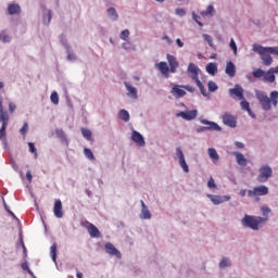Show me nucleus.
I'll return each instance as SVG.
<instances>
[{"label": "nucleus", "mask_w": 278, "mask_h": 278, "mask_svg": "<svg viewBox=\"0 0 278 278\" xmlns=\"http://www.w3.org/2000/svg\"><path fill=\"white\" fill-rule=\"evenodd\" d=\"M166 60L168 63L161 61L159 63H155V68L157 72L161 73L165 77V79L170 78V73L175 74L177 73V68H179V61H177V58L172 54L166 55ZM169 64V66H168Z\"/></svg>", "instance_id": "nucleus-1"}, {"label": "nucleus", "mask_w": 278, "mask_h": 278, "mask_svg": "<svg viewBox=\"0 0 278 278\" xmlns=\"http://www.w3.org/2000/svg\"><path fill=\"white\" fill-rule=\"evenodd\" d=\"M255 94H256V99L258 100V103L262 105L265 112H270L271 105H274V108H277L278 91H271L269 94V98L262 90H255Z\"/></svg>", "instance_id": "nucleus-2"}, {"label": "nucleus", "mask_w": 278, "mask_h": 278, "mask_svg": "<svg viewBox=\"0 0 278 278\" xmlns=\"http://www.w3.org/2000/svg\"><path fill=\"white\" fill-rule=\"evenodd\" d=\"M264 223H268L267 217L245 214L241 218L242 227H244V229H251L252 231H260V229H262V225H264Z\"/></svg>", "instance_id": "nucleus-3"}, {"label": "nucleus", "mask_w": 278, "mask_h": 278, "mask_svg": "<svg viewBox=\"0 0 278 278\" xmlns=\"http://www.w3.org/2000/svg\"><path fill=\"white\" fill-rule=\"evenodd\" d=\"M187 74L189 77H191V79L194 80L203 97H210V92H207V89H205V86H203V83H201L199 79V76L201 75V68H199V66H197L194 63H189L187 67Z\"/></svg>", "instance_id": "nucleus-4"}, {"label": "nucleus", "mask_w": 278, "mask_h": 278, "mask_svg": "<svg viewBox=\"0 0 278 278\" xmlns=\"http://www.w3.org/2000/svg\"><path fill=\"white\" fill-rule=\"evenodd\" d=\"M0 123H2V126L0 128V141L2 142L4 149H9L5 130L8 129V123H10V115L3 110V102L1 100H0Z\"/></svg>", "instance_id": "nucleus-5"}, {"label": "nucleus", "mask_w": 278, "mask_h": 278, "mask_svg": "<svg viewBox=\"0 0 278 278\" xmlns=\"http://www.w3.org/2000/svg\"><path fill=\"white\" fill-rule=\"evenodd\" d=\"M252 51L261 56L264 66H270L273 64V56H270L271 54L266 47H263L260 43H254L252 46Z\"/></svg>", "instance_id": "nucleus-6"}, {"label": "nucleus", "mask_w": 278, "mask_h": 278, "mask_svg": "<svg viewBox=\"0 0 278 278\" xmlns=\"http://www.w3.org/2000/svg\"><path fill=\"white\" fill-rule=\"evenodd\" d=\"M174 160L178 162L184 173H190V166L188 165V162H186V154H184V150H181V147L176 148Z\"/></svg>", "instance_id": "nucleus-7"}, {"label": "nucleus", "mask_w": 278, "mask_h": 278, "mask_svg": "<svg viewBox=\"0 0 278 278\" xmlns=\"http://www.w3.org/2000/svg\"><path fill=\"white\" fill-rule=\"evenodd\" d=\"M270 177H273V167L268 164L262 165L258 169L257 181L260 184H266Z\"/></svg>", "instance_id": "nucleus-8"}, {"label": "nucleus", "mask_w": 278, "mask_h": 278, "mask_svg": "<svg viewBox=\"0 0 278 278\" xmlns=\"http://www.w3.org/2000/svg\"><path fill=\"white\" fill-rule=\"evenodd\" d=\"M206 198L210 199L213 205H223V203H227V201H231V195H218L206 193Z\"/></svg>", "instance_id": "nucleus-9"}, {"label": "nucleus", "mask_w": 278, "mask_h": 278, "mask_svg": "<svg viewBox=\"0 0 278 278\" xmlns=\"http://www.w3.org/2000/svg\"><path fill=\"white\" fill-rule=\"evenodd\" d=\"M266 194H268V187L264 185L254 187L252 190L248 191V197L251 199H255V197H266Z\"/></svg>", "instance_id": "nucleus-10"}, {"label": "nucleus", "mask_w": 278, "mask_h": 278, "mask_svg": "<svg viewBox=\"0 0 278 278\" xmlns=\"http://www.w3.org/2000/svg\"><path fill=\"white\" fill-rule=\"evenodd\" d=\"M229 94L232 99L244 101V89L240 85H236L235 88L229 89Z\"/></svg>", "instance_id": "nucleus-11"}, {"label": "nucleus", "mask_w": 278, "mask_h": 278, "mask_svg": "<svg viewBox=\"0 0 278 278\" xmlns=\"http://www.w3.org/2000/svg\"><path fill=\"white\" fill-rule=\"evenodd\" d=\"M178 118H184V121H194L197 116H199V111L197 110H191V111H181L176 114Z\"/></svg>", "instance_id": "nucleus-12"}, {"label": "nucleus", "mask_w": 278, "mask_h": 278, "mask_svg": "<svg viewBox=\"0 0 278 278\" xmlns=\"http://www.w3.org/2000/svg\"><path fill=\"white\" fill-rule=\"evenodd\" d=\"M222 118H223L224 125H227V127H231L233 129L238 125V121L236 119V116L231 115L230 113H225L222 116Z\"/></svg>", "instance_id": "nucleus-13"}, {"label": "nucleus", "mask_w": 278, "mask_h": 278, "mask_svg": "<svg viewBox=\"0 0 278 278\" xmlns=\"http://www.w3.org/2000/svg\"><path fill=\"white\" fill-rule=\"evenodd\" d=\"M200 123L202 125H206L204 126L206 127V131H223V128H220V126L216 122H210L207 119L200 118Z\"/></svg>", "instance_id": "nucleus-14"}, {"label": "nucleus", "mask_w": 278, "mask_h": 278, "mask_svg": "<svg viewBox=\"0 0 278 278\" xmlns=\"http://www.w3.org/2000/svg\"><path fill=\"white\" fill-rule=\"evenodd\" d=\"M141 203V212L139 214V218L141 220H151L153 217V214H151V211L149 210V206L146 205L144 201H140Z\"/></svg>", "instance_id": "nucleus-15"}, {"label": "nucleus", "mask_w": 278, "mask_h": 278, "mask_svg": "<svg viewBox=\"0 0 278 278\" xmlns=\"http://www.w3.org/2000/svg\"><path fill=\"white\" fill-rule=\"evenodd\" d=\"M124 86L127 90L126 94L129 99H132V100L138 99V89L136 87L131 86V83L125 81Z\"/></svg>", "instance_id": "nucleus-16"}, {"label": "nucleus", "mask_w": 278, "mask_h": 278, "mask_svg": "<svg viewBox=\"0 0 278 278\" xmlns=\"http://www.w3.org/2000/svg\"><path fill=\"white\" fill-rule=\"evenodd\" d=\"M170 94H173L175 99H181V97H186V90H184V86L181 85H172Z\"/></svg>", "instance_id": "nucleus-17"}, {"label": "nucleus", "mask_w": 278, "mask_h": 278, "mask_svg": "<svg viewBox=\"0 0 278 278\" xmlns=\"http://www.w3.org/2000/svg\"><path fill=\"white\" fill-rule=\"evenodd\" d=\"M131 141L136 142V144H138V147H144L147 144L142 134H140L137 130H132V132H131Z\"/></svg>", "instance_id": "nucleus-18"}, {"label": "nucleus", "mask_w": 278, "mask_h": 278, "mask_svg": "<svg viewBox=\"0 0 278 278\" xmlns=\"http://www.w3.org/2000/svg\"><path fill=\"white\" fill-rule=\"evenodd\" d=\"M104 249H105V252L109 254V255H115V257H117V260H121L123 257V255L121 254V251H118L114 244L108 242L105 243L104 245Z\"/></svg>", "instance_id": "nucleus-19"}, {"label": "nucleus", "mask_w": 278, "mask_h": 278, "mask_svg": "<svg viewBox=\"0 0 278 278\" xmlns=\"http://www.w3.org/2000/svg\"><path fill=\"white\" fill-rule=\"evenodd\" d=\"M231 155L236 157V162L238 166H241L242 168H244V166L249 164V160H247L244 154H242L241 152L235 151L231 153Z\"/></svg>", "instance_id": "nucleus-20"}, {"label": "nucleus", "mask_w": 278, "mask_h": 278, "mask_svg": "<svg viewBox=\"0 0 278 278\" xmlns=\"http://www.w3.org/2000/svg\"><path fill=\"white\" fill-rule=\"evenodd\" d=\"M214 14H216V9L213 7V4H208L204 11L200 12L202 18H212Z\"/></svg>", "instance_id": "nucleus-21"}, {"label": "nucleus", "mask_w": 278, "mask_h": 278, "mask_svg": "<svg viewBox=\"0 0 278 278\" xmlns=\"http://www.w3.org/2000/svg\"><path fill=\"white\" fill-rule=\"evenodd\" d=\"M53 214L55 218H62L64 216V213L62 212V200H55Z\"/></svg>", "instance_id": "nucleus-22"}, {"label": "nucleus", "mask_w": 278, "mask_h": 278, "mask_svg": "<svg viewBox=\"0 0 278 278\" xmlns=\"http://www.w3.org/2000/svg\"><path fill=\"white\" fill-rule=\"evenodd\" d=\"M232 264L233 263L231 262L229 256H223L219 261L218 266H219L220 270H226V268H231Z\"/></svg>", "instance_id": "nucleus-23"}, {"label": "nucleus", "mask_w": 278, "mask_h": 278, "mask_svg": "<svg viewBox=\"0 0 278 278\" xmlns=\"http://www.w3.org/2000/svg\"><path fill=\"white\" fill-rule=\"evenodd\" d=\"M87 230L90 238H99L101 236L99 228H97V226H94L93 224L88 223Z\"/></svg>", "instance_id": "nucleus-24"}, {"label": "nucleus", "mask_w": 278, "mask_h": 278, "mask_svg": "<svg viewBox=\"0 0 278 278\" xmlns=\"http://www.w3.org/2000/svg\"><path fill=\"white\" fill-rule=\"evenodd\" d=\"M225 73L228 77H236V64L231 61L227 62Z\"/></svg>", "instance_id": "nucleus-25"}, {"label": "nucleus", "mask_w": 278, "mask_h": 278, "mask_svg": "<svg viewBox=\"0 0 278 278\" xmlns=\"http://www.w3.org/2000/svg\"><path fill=\"white\" fill-rule=\"evenodd\" d=\"M207 154H208V157L212 160L213 164H216V162H218V160H220L218 152L214 148H208Z\"/></svg>", "instance_id": "nucleus-26"}, {"label": "nucleus", "mask_w": 278, "mask_h": 278, "mask_svg": "<svg viewBox=\"0 0 278 278\" xmlns=\"http://www.w3.org/2000/svg\"><path fill=\"white\" fill-rule=\"evenodd\" d=\"M8 13L11 16H14V14H21V5H18L17 3H11L8 7Z\"/></svg>", "instance_id": "nucleus-27"}, {"label": "nucleus", "mask_w": 278, "mask_h": 278, "mask_svg": "<svg viewBox=\"0 0 278 278\" xmlns=\"http://www.w3.org/2000/svg\"><path fill=\"white\" fill-rule=\"evenodd\" d=\"M264 81H267L268 84H275V79H277V77L274 75V73L268 70L267 72H265L264 76Z\"/></svg>", "instance_id": "nucleus-28"}, {"label": "nucleus", "mask_w": 278, "mask_h": 278, "mask_svg": "<svg viewBox=\"0 0 278 278\" xmlns=\"http://www.w3.org/2000/svg\"><path fill=\"white\" fill-rule=\"evenodd\" d=\"M50 257L52 258V262H54V264H58V244L53 243L50 247Z\"/></svg>", "instance_id": "nucleus-29"}, {"label": "nucleus", "mask_w": 278, "mask_h": 278, "mask_svg": "<svg viewBox=\"0 0 278 278\" xmlns=\"http://www.w3.org/2000/svg\"><path fill=\"white\" fill-rule=\"evenodd\" d=\"M106 14L111 21H114V22L118 21V12L114 8L112 7L109 8L106 10Z\"/></svg>", "instance_id": "nucleus-30"}, {"label": "nucleus", "mask_w": 278, "mask_h": 278, "mask_svg": "<svg viewBox=\"0 0 278 278\" xmlns=\"http://www.w3.org/2000/svg\"><path fill=\"white\" fill-rule=\"evenodd\" d=\"M55 134H56V138H60L61 142L63 144H66L68 146V138H66V134L64 132V130L62 129H56L55 130Z\"/></svg>", "instance_id": "nucleus-31"}, {"label": "nucleus", "mask_w": 278, "mask_h": 278, "mask_svg": "<svg viewBox=\"0 0 278 278\" xmlns=\"http://www.w3.org/2000/svg\"><path fill=\"white\" fill-rule=\"evenodd\" d=\"M206 73H208V75H216V73H218V65H216V63H208L206 65Z\"/></svg>", "instance_id": "nucleus-32"}, {"label": "nucleus", "mask_w": 278, "mask_h": 278, "mask_svg": "<svg viewBox=\"0 0 278 278\" xmlns=\"http://www.w3.org/2000/svg\"><path fill=\"white\" fill-rule=\"evenodd\" d=\"M51 18H53V14L51 13V10L43 9V23H45V25H49V23H51Z\"/></svg>", "instance_id": "nucleus-33"}, {"label": "nucleus", "mask_w": 278, "mask_h": 278, "mask_svg": "<svg viewBox=\"0 0 278 278\" xmlns=\"http://www.w3.org/2000/svg\"><path fill=\"white\" fill-rule=\"evenodd\" d=\"M118 117L121 118V121H124V123H129V119H130L129 111L122 109L118 113Z\"/></svg>", "instance_id": "nucleus-34"}, {"label": "nucleus", "mask_w": 278, "mask_h": 278, "mask_svg": "<svg viewBox=\"0 0 278 278\" xmlns=\"http://www.w3.org/2000/svg\"><path fill=\"white\" fill-rule=\"evenodd\" d=\"M206 186L212 192H216V190H218V185H216V180H214V177L212 176L210 177Z\"/></svg>", "instance_id": "nucleus-35"}, {"label": "nucleus", "mask_w": 278, "mask_h": 278, "mask_svg": "<svg viewBox=\"0 0 278 278\" xmlns=\"http://www.w3.org/2000/svg\"><path fill=\"white\" fill-rule=\"evenodd\" d=\"M81 134L85 140H92V131L88 128H81Z\"/></svg>", "instance_id": "nucleus-36"}, {"label": "nucleus", "mask_w": 278, "mask_h": 278, "mask_svg": "<svg viewBox=\"0 0 278 278\" xmlns=\"http://www.w3.org/2000/svg\"><path fill=\"white\" fill-rule=\"evenodd\" d=\"M261 213L263 215V218H268V215L273 213V210L265 205L261 207Z\"/></svg>", "instance_id": "nucleus-37"}, {"label": "nucleus", "mask_w": 278, "mask_h": 278, "mask_svg": "<svg viewBox=\"0 0 278 278\" xmlns=\"http://www.w3.org/2000/svg\"><path fill=\"white\" fill-rule=\"evenodd\" d=\"M50 100L53 103V105H58L60 103V96L56 91H53L50 96Z\"/></svg>", "instance_id": "nucleus-38"}, {"label": "nucleus", "mask_w": 278, "mask_h": 278, "mask_svg": "<svg viewBox=\"0 0 278 278\" xmlns=\"http://www.w3.org/2000/svg\"><path fill=\"white\" fill-rule=\"evenodd\" d=\"M253 77H256V79H260V77H264L266 75V72L262 68H257L253 71Z\"/></svg>", "instance_id": "nucleus-39"}, {"label": "nucleus", "mask_w": 278, "mask_h": 278, "mask_svg": "<svg viewBox=\"0 0 278 278\" xmlns=\"http://www.w3.org/2000/svg\"><path fill=\"white\" fill-rule=\"evenodd\" d=\"M208 92H216L218 90V85L213 80L207 83Z\"/></svg>", "instance_id": "nucleus-40"}, {"label": "nucleus", "mask_w": 278, "mask_h": 278, "mask_svg": "<svg viewBox=\"0 0 278 278\" xmlns=\"http://www.w3.org/2000/svg\"><path fill=\"white\" fill-rule=\"evenodd\" d=\"M84 155L87 157V160H94V153H92V150L88 148L84 149Z\"/></svg>", "instance_id": "nucleus-41"}, {"label": "nucleus", "mask_w": 278, "mask_h": 278, "mask_svg": "<svg viewBox=\"0 0 278 278\" xmlns=\"http://www.w3.org/2000/svg\"><path fill=\"white\" fill-rule=\"evenodd\" d=\"M67 60L68 62H77V55L67 48Z\"/></svg>", "instance_id": "nucleus-42"}, {"label": "nucleus", "mask_w": 278, "mask_h": 278, "mask_svg": "<svg viewBox=\"0 0 278 278\" xmlns=\"http://www.w3.org/2000/svg\"><path fill=\"white\" fill-rule=\"evenodd\" d=\"M240 105H241V110H243L244 112H250L251 104L247 100L243 99Z\"/></svg>", "instance_id": "nucleus-43"}, {"label": "nucleus", "mask_w": 278, "mask_h": 278, "mask_svg": "<svg viewBox=\"0 0 278 278\" xmlns=\"http://www.w3.org/2000/svg\"><path fill=\"white\" fill-rule=\"evenodd\" d=\"M0 40H1L2 42H10V40H12V37H10V35H8V33L2 31V33L0 34Z\"/></svg>", "instance_id": "nucleus-44"}, {"label": "nucleus", "mask_w": 278, "mask_h": 278, "mask_svg": "<svg viewBox=\"0 0 278 278\" xmlns=\"http://www.w3.org/2000/svg\"><path fill=\"white\" fill-rule=\"evenodd\" d=\"M229 47L233 51V54L238 55V46L236 45V40L233 38L230 39Z\"/></svg>", "instance_id": "nucleus-45"}, {"label": "nucleus", "mask_w": 278, "mask_h": 278, "mask_svg": "<svg viewBox=\"0 0 278 278\" xmlns=\"http://www.w3.org/2000/svg\"><path fill=\"white\" fill-rule=\"evenodd\" d=\"M129 29L122 30V33L119 34L121 40H129Z\"/></svg>", "instance_id": "nucleus-46"}, {"label": "nucleus", "mask_w": 278, "mask_h": 278, "mask_svg": "<svg viewBox=\"0 0 278 278\" xmlns=\"http://www.w3.org/2000/svg\"><path fill=\"white\" fill-rule=\"evenodd\" d=\"M22 268H23V270H27L28 275H31L34 278H36V276L34 275V271H31V269H29V264L27 262H24L22 264Z\"/></svg>", "instance_id": "nucleus-47"}, {"label": "nucleus", "mask_w": 278, "mask_h": 278, "mask_svg": "<svg viewBox=\"0 0 278 278\" xmlns=\"http://www.w3.org/2000/svg\"><path fill=\"white\" fill-rule=\"evenodd\" d=\"M28 149L30 153H34L35 157H38V151L36 150V146L34 144V142L28 143Z\"/></svg>", "instance_id": "nucleus-48"}, {"label": "nucleus", "mask_w": 278, "mask_h": 278, "mask_svg": "<svg viewBox=\"0 0 278 278\" xmlns=\"http://www.w3.org/2000/svg\"><path fill=\"white\" fill-rule=\"evenodd\" d=\"M28 131H29V125L27 123H25L23 125V127L20 129V134L22 136H26Z\"/></svg>", "instance_id": "nucleus-49"}, {"label": "nucleus", "mask_w": 278, "mask_h": 278, "mask_svg": "<svg viewBox=\"0 0 278 278\" xmlns=\"http://www.w3.org/2000/svg\"><path fill=\"white\" fill-rule=\"evenodd\" d=\"M3 205H4L5 212H8V214H10V216H12L13 218H16V215L14 214V212L10 210V206L8 205V203H5V200H3Z\"/></svg>", "instance_id": "nucleus-50"}, {"label": "nucleus", "mask_w": 278, "mask_h": 278, "mask_svg": "<svg viewBox=\"0 0 278 278\" xmlns=\"http://www.w3.org/2000/svg\"><path fill=\"white\" fill-rule=\"evenodd\" d=\"M192 18L198 23L199 27H203V23H201V16H199L197 13H192Z\"/></svg>", "instance_id": "nucleus-51"}, {"label": "nucleus", "mask_w": 278, "mask_h": 278, "mask_svg": "<svg viewBox=\"0 0 278 278\" xmlns=\"http://www.w3.org/2000/svg\"><path fill=\"white\" fill-rule=\"evenodd\" d=\"M271 55H278V47H265Z\"/></svg>", "instance_id": "nucleus-52"}, {"label": "nucleus", "mask_w": 278, "mask_h": 278, "mask_svg": "<svg viewBox=\"0 0 278 278\" xmlns=\"http://www.w3.org/2000/svg\"><path fill=\"white\" fill-rule=\"evenodd\" d=\"M175 14H176L177 16H186V10H185L184 8H177V9L175 10Z\"/></svg>", "instance_id": "nucleus-53"}, {"label": "nucleus", "mask_w": 278, "mask_h": 278, "mask_svg": "<svg viewBox=\"0 0 278 278\" xmlns=\"http://www.w3.org/2000/svg\"><path fill=\"white\" fill-rule=\"evenodd\" d=\"M203 38H204V40H205L206 42H208V45H210L211 47H214V41L212 40V36L207 35V34H204V35H203Z\"/></svg>", "instance_id": "nucleus-54"}, {"label": "nucleus", "mask_w": 278, "mask_h": 278, "mask_svg": "<svg viewBox=\"0 0 278 278\" xmlns=\"http://www.w3.org/2000/svg\"><path fill=\"white\" fill-rule=\"evenodd\" d=\"M16 111V104H14V102H10L9 103V112H11V114H13V112Z\"/></svg>", "instance_id": "nucleus-55"}, {"label": "nucleus", "mask_w": 278, "mask_h": 278, "mask_svg": "<svg viewBox=\"0 0 278 278\" xmlns=\"http://www.w3.org/2000/svg\"><path fill=\"white\" fill-rule=\"evenodd\" d=\"M26 179L29 181V184H31L33 179H34V176L31 175V172H27L26 173Z\"/></svg>", "instance_id": "nucleus-56"}, {"label": "nucleus", "mask_w": 278, "mask_h": 278, "mask_svg": "<svg viewBox=\"0 0 278 278\" xmlns=\"http://www.w3.org/2000/svg\"><path fill=\"white\" fill-rule=\"evenodd\" d=\"M235 147H237V149H244V143L240 141H236Z\"/></svg>", "instance_id": "nucleus-57"}, {"label": "nucleus", "mask_w": 278, "mask_h": 278, "mask_svg": "<svg viewBox=\"0 0 278 278\" xmlns=\"http://www.w3.org/2000/svg\"><path fill=\"white\" fill-rule=\"evenodd\" d=\"M11 166L16 173H18V165L16 164V161H11Z\"/></svg>", "instance_id": "nucleus-58"}, {"label": "nucleus", "mask_w": 278, "mask_h": 278, "mask_svg": "<svg viewBox=\"0 0 278 278\" xmlns=\"http://www.w3.org/2000/svg\"><path fill=\"white\" fill-rule=\"evenodd\" d=\"M182 88H185V90H188V92H194V89L192 86L185 85V86H182Z\"/></svg>", "instance_id": "nucleus-59"}, {"label": "nucleus", "mask_w": 278, "mask_h": 278, "mask_svg": "<svg viewBox=\"0 0 278 278\" xmlns=\"http://www.w3.org/2000/svg\"><path fill=\"white\" fill-rule=\"evenodd\" d=\"M198 134H203V131H207V128L205 126H201L197 129Z\"/></svg>", "instance_id": "nucleus-60"}, {"label": "nucleus", "mask_w": 278, "mask_h": 278, "mask_svg": "<svg viewBox=\"0 0 278 278\" xmlns=\"http://www.w3.org/2000/svg\"><path fill=\"white\" fill-rule=\"evenodd\" d=\"M163 40H165L167 42V45H173V39H170V37H168V36H164Z\"/></svg>", "instance_id": "nucleus-61"}, {"label": "nucleus", "mask_w": 278, "mask_h": 278, "mask_svg": "<svg viewBox=\"0 0 278 278\" xmlns=\"http://www.w3.org/2000/svg\"><path fill=\"white\" fill-rule=\"evenodd\" d=\"M176 45L181 49L184 47V41L181 39H176Z\"/></svg>", "instance_id": "nucleus-62"}, {"label": "nucleus", "mask_w": 278, "mask_h": 278, "mask_svg": "<svg viewBox=\"0 0 278 278\" xmlns=\"http://www.w3.org/2000/svg\"><path fill=\"white\" fill-rule=\"evenodd\" d=\"M247 192H249V191H247V189H241L239 191V194H240V197H247Z\"/></svg>", "instance_id": "nucleus-63"}, {"label": "nucleus", "mask_w": 278, "mask_h": 278, "mask_svg": "<svg viewBox=\"0 0 278 278\" xmlns=\"http://www.w3.org/2000/svg\"><path fill=\"white\" fill-rule=\"evenodd\" d=\"M269 71L273 72L274 75L278 74V65L276 67H270Z\"/></svg>", "instance_id": "nucleus-64"}]
</instances>
